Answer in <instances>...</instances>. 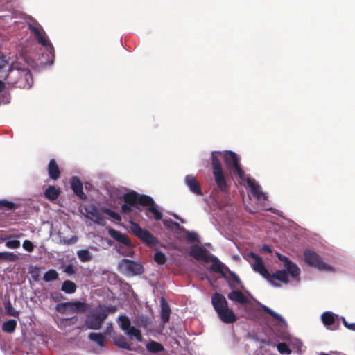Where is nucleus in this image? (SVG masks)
<instances>
[{
  "instance_id": "obj_1",
  "label": "nucleus",
  "mask_w": 355,
  "mask_h": 355,
  "mask_svg": "<svg viewBox=\"0 0 355 355\" xmlns=\"http://www.w3.org/2000/svg\"><path fill=\"white\" fill-rule=\"evenodd\" d=\"M276 256L279 260L283 263L284 267L286 270H279L272 274H270L265 268L262 259L256 253L250 252L246 259L250 263L255 272L259 273L275 286H279V284L275 282V280H279L285 284H288V275H290L293 279L299 281V277L301 271L297 265L292 262L287 257L282 255L279 252H276Z\"/></svg>"
},
{
  "instance_id": "obj_2",
  "label": "nucleus",
  "mask_w": 355,
  "mask_h": 355,
  "mask_svg": "<svg viewBox=\"0 0 355 355\" xmlns=\"http://www.w3.org/2000/svg\"><path fill=\"white\" fill-rule=\"evenodd\" d=\"M7 83L15 87L29 89L33 84V78L28 68L19 66L18 63H13L9 68L5 77Z\"/></svg>"
},
{
  "instance_id": "obj_3",
  "label": "nucleus",
  "mask_w": 355,
  "mask_h": 355,
  "mask_svg": "<svg viewBox=\"0 0 355 355\" xmlns=\"http://www.w3.org/2000/svg\"><path fill=\"white\" fill-rule=\"evenodd\" d=\"M117 311L115 306L99 304L91 310L86 315L85 324L88 329L98 330L110 313Z\"/></svg>"
},
{
  "instance_id": "obj_4",
  "label": "nucleus",
  "mask_w": 355,
  "mask_h": 355,
  "mask_svg": "<svg viewBox=\"0 0 355 355\" xmlns=\"http://www.w3.org/2000/svg\"><path fill=\"white\" fill-rule=\"evenodd\" d=\"M211 304L220 320L225 324H231L236 320L234 311L228 307L226 298L219 293L211 295Z\"/></svg>"
},
{
  "instance_id": "obj_5",
  "label": "nucleus",
  "mask_w": 355,
  "mask_h": 355,
  "mask_svg": "<svg viewBox=\"0 0 355 355\" xmlns=\"http://www.w3.org/2000/svg\"><path fill=\"white\" fill-rule=\"evenodd\" d=\"M89 308V304L80 301L62 302L56 304L55 311L61 314L84 313Z\"/></svg>"
},
{
  "instance_id": "obj_6",
  "label": "nucleus",
  "mask_w": 355,
  "mask_h": 355,
  "mask_svg": "<svg viewBox=\"0 0 355 355\" xmlns=\"http://www.w3.org/2000/svg\"><path fill=\"white\" fill-rule=\"evenodd\" d=\"M28 29L34 35L38 44L45 47L46 51H49L51 56L54 58V49L52 44L46 37V34L42 26L38 24H29L28 25Z\"/></svg>"
},
{
  "instance_id": "obj_7",
  "label": "nucleus",
  "mask_w": 355,
  "mask_h": 355,
  "mask_svg": "<svg viewBox=\"0 0 355 355\" xmlns=\"http://www.w3.org/2000/svg\"><path fill=\"white\" fill-rule=\"evenodd\" d=\"M130 231L148 246H155L157 243L156 238L148 230L141 228L137 223L130 222Z\"/></svg>"
},
{
  "instance_id": "obj_8",
  "label": "nucleus",
  "mask_w": 355,
  "mask_h": 355,
  "mask_svg": "<svg viewBox=\"0 0 355 355\" xmlns=\"http://www.w3.org/2000/svg\"><path fill=\"white\" fill-rule=\"evenodd\" d=\"M119 270L125 275H139L144 272L143 266L138 261L123 259L119 262Z\"/></svg>"
},
{
  "instance_id": "obj_9",
  "label": "nucleus",
  "mask_w": 355,
  "mask_h": 355,
  "mask_svg": "<svg viewBox=\"0 0 355 355\" xmlns=\"http://www.w3.org/2000/svg\"><path fill=\"white\" fill-rule=\"evenodd\" d=\"M304 261L310 266L317 268L319 270L332 271L334 268L322 261L320 255L310 250L304 251Z\"/></svg>"
},
{
  "instance_id": "obj_10",
  "label": "nucleus",
  "mask_w": 355,
  "mask_h": 355,
  "mask_svg": "<svg viewBox=\"0 0 355 355\" xmlns=\"http://www.w3.org/2000/svg\"><path fill=\"white\" fill-rule=\"evenodd\" d=\"M148 197V195L139 194L135 191H131L123 196V200L126 204L132 206L139 211H141L142 209L140 206L148 204L149 199Z\"/></svg>"
},
{
  "instance_id": "obj_11",
  "label": "nucleus",
  "mask_w": 355,
  "mask_h": 355,
  "mask_svg": "<svg viewBox=\"0 0 355 355\" xmlns=\"http://www.w3.org/2000/svg\"><path fill=\"white\" fill-rule=\"evenodd\" d=\"M85 216L95 223L101 225H104L105 224V219L100 213L98 208L93 205H90L85 207Z\"/></svg>"
},
{
  "instance_id": "obj_12",
  "label": "nucleus",
  "mask_w": 355,
  "mask_h": 355,
  "mask_svg": "<svg viewBox=\"0 0 355 355\" xmlns=\"http://www.w3.org/2000/svg\"><path fill=\"white\" fill-rule=\"evenodd\" d=\"M149 202L147 205H144L146 207L145 209V214L148 218H154L156 220H159L162 218V213L159 210L158 205L155 202L154 200L148 196Z\"/></svg>"
},
{
  "instance_id": "obj_13",
  "label": "nucleus",
  "mask_w": 355,
  "mask_h": 355,
  "mask_svg": "<svg viewBox=\"0 0 355 355\" xmlns=\"http://www.w3.org/2000/svg\"><path fill=\"white\" fill-rule=\"evenodd\" d=\"M184 183L191 193L199 196H203L200 184L193 175H186L184 178Z\"/></svg>"
},
{
  "instance_id": "obj_14",
  "label": "nucleus",
  "mask_w": 355,
  "mask_h": 355,
  "mask_svg": "<svg viewBox=\"0 0 355 355\" xmlns=\"http://www.w3.org/2000/svg\"><path fill=\"white\" fill-rule=\"evenodd\" d=\"M189 254L195 259L205 261H208L211 255L206 248L199 245L192 246Z\"/></svg>"
},
{
  "instance_id": "obj_15",
  "label": "nucleus",
  "mask_w": 355,
  "mask_h": 355,
  "mask_svg": "<svg viewBox=\"0 0 355 355\" xmlns=\"http://www.w3.org/2000/svg\"><path fill=\"white\" fill-rule=\"evenodd\" d=\"M246 182L248 187L251 189V193L252 196L257 200H266V196L262 192L261 187L259 184H257L254 179L248 177L246 179Z\"/></svg>"
},
{
  "instance_id": "obj_16",
  "label": "nucleus",
  "mask_w": 355,
  "mask_h": 355,
  "mask_svg": "<svg viewBox=\"0 0 355 355\" xmlns=\"http://www.w3.org/2000/svg\"><path fill=\"white\" fill-rule=\"evenodd\" d=\"M223 157L226 167L230 170H232L239 164L238 155L234 152L226 150L223 154Z\"/></svg>"
},
{
  "instance_id": "obj_17",
  "label": "nucleus",
  "mask_w": 355,
  "mask_h": 355,
  "mask_svg": "<svg viewBox=\"0 0 355 355\" xmlns=\"http://www.w3.org/2000/svg\"><path fill=\"white\" fill-rule=\"evenodd\" d=\"M225 271L228 275H226V277L223 278L227 281L230 288L234 289L237 286L243 288L241 280L235 272L231 271L227 267H225Z\"/></svg>"
},
{
  "instance_id": "obj_18",
  "label": "nucleus",
  "mask_w": 355,
  "mask_h": 355,
  "mask_svg": "<svg viewBox=\"0 0 355 355\" xmlns=\"http://www.w3.org/2000/svg\"><path fill=\"white\" fill-rule=\"evenodd\" d=\"M108 233L109 235L116 241L123 243L126 246L132 245V243L129 237L126 234L121 232L120 231H118L113 228H110L108 230Z\"/></svg>"
},
{
  "instance_id": "obj_19",
  "label": "nucleus",
  "mask_w": 355,
  "mask_h": 355,
  "mask_svg": "<svg viewBox=\"0 0 355 355\" xmlns=\"http://www.w3.org/2000/svg\"><path fill=\"white\" fill-rule=\"evenodd\" d=\"M209 260H211L212 262L211 265L210 266V270L220 274L223 277H226V266L222 262H220L216 257L214 255L210 256Z\"/></svg>"
},
{
  "instance_id": "obj_20",
  "label": "nucleus",
  "mask_w": 355,
  "mask_h": 355,
  "mask_svg": "<svg viewBox=\"0 0 355 355\" xmlns=\"http://www.w3.org/2000/svg\"><path fill=\"white\" fill-rule=\"evenodd\" d=\"M227 297L232 302L245 305L249 303L248 297L240 291L233 290L228 293Z\"/></svg>"
},
{
  "instance_id": "obj_21",
  "label": "nucleus",
  "mask_w": 355,
  "mask_h": 355,
  "mask_svg": "<svg viewBox=\"0 0 355 355\" xmlns=\"http://www.w3.org/2000/svg\"><path fill=\"white\" fill-rule=\"evenodd\" d=\"M71 187L74 193L77 195L80 199H86L87 196L83 190V184L80 178L73 176L71 179Z\"/></svg>"
},
{
  "instance_id": "obj_22",
  "label": "nucleus",
  "mask_w": 355,
  "mask_h": 355,
  "mask_svg": "<svg viewBox=\"0 0 355 355\" xmlns=\"http://www.w3.org/2000/svg\"><path fill=\"white\" fill-rule=\"evenodd\" d=\"M215 182L220 190L223 193H227L228 191V185L226 179L224 175V173L218 172L213 173Z\"/></svg>"
},
{
  "instance_id": "obj_23",
  "label": "nucleus",
  "mask_w": 355,
  "mask_h": 355,
  "mask_svg": "<svg viewBox=\"0 0 355 355\" xmlns=\"http://www.w3.org/2000/svg\"><path fill=\"white\" fill-rule=\"evenodd\" d=\"M48 173L51 179L57 180L60 175V170L55 159H51L48 165Z\"/></svg>"
},
{
  "instance_id": "obj_24",
  "label": "nucleus",
  "mask_w": 355,
  "mask_h": 355,
  "mask_svg": "<svg viewBox=\"0 0 355 355\" xmlns=\"http://www.w3.org/2000/svg\"><path fill=\"white\" fill-rule=\"evenodd\" d=\"M217 155H222L220 151H213L211 153V166L213 173L223 172L222 164Z\"/></svg>"
},
{
  "instance_id": "obj_25",
  "label": "nucleus",
  "mask_w": 355,
  "mask_h": 355,
  "mask_svg": "<svg viewBox=\"0 0 355 355\" xmlns=\"http://www.w3.org/2000/svg\"><path fill=\"white\" fill-rule=\"evenodd\" d=\"M146 350L151 354H157L164 351L162 344L155 340H150L146 344Z\"/></svg>"
},
{
  "instance_id": "obj_26",
  "label": "nucleus",
  "mask_w": 355,
  "mask_h": 355,
  "mask_svg": "<svg viewBox=\"0 0 355 355\" xmlns=\"http://www.w3.org/2000/svg\"><path fill=\"white\" fill-rule=\"evenodd\" d=\"M113 342L116 346L126 350H132L127 338L123 335H119L113 338Z\"/></svg>"
},
{
  "instance_id": "obj_27",
  "label": "nucleus",
  "mask_w": 355,
  "mask_h": 355,
  "mask_svg": "<svg viewBox=\"0 0 355 355\" xmlns=\"http://www.w3.org/2000/svg\"><path fill=\"white\" fill-rule=\"evenodd\" d=\"M60 194V189L55 186H49L44 191V197L51 201L56 200Z\"/></svg>"
},
{
  "instance_id": "obj_28",
  "label": "nucleus",
  "mask_w": 355,
  "mask_h": 355,
  "mask_svg": "<svg viewBox=\"0 0 355 355\" xmlns=\"http://www.w3.org/2000/svg\"><path fill=\"white\" fill-rule=\"evenodd\" d=\"M162 306V313H161V319L163 323H166L169 320L171 309L168 304V303L165 301L164 298H162L161 301Z\"/></svg>"
},
{
  "instance_id": "obj_29",
  "label": "nucleus",
  "mask_w": 355,
  "mask_h": 355,
  "mask_svg": "<svg viewBox=\"0 0 355 355\" xmlns=\"http://www.w3.org/2000/svg\"><path fill=\"white\" fill-rule=\"evenodd\" d=\"M90 340L96 343L99 347H103L106 340L105 336L101 333L91 332L88 335Z\"/></svg>"
},
{
  "instance_id": "obj_30",
  "label": "nucleus",
  "mask_w": 355,
  "mask_h": 355,
  "mask_svg": "<svg viewBox=\"0 0 355 355\" xmlns=\"http://www.w3.org/2000/svg\"><path fill=\"white\" fill-rule=\"evenodd\" d=\"M164 227L169 230H179L180 232H186V229L181 226L178 223L171 219H166L163 221Z\"/></svg>"
},
{
  "instance_id": "obj_31",
  "label": "nucleus",
  "mask_w": 355,
  "mask_h": 355,
  "mask_svg": "<svg viewBox=\"0 0 355 355\" xmlns=\"http://www.w3.org/2000/svg\"><path fill=\"white\" fill-rule=\"evenodd\" d=\"M134 322L137 326L144 329H148L151 325L150 319L145 315L137 316Z\"/></svg>"
},
{
  "instance_id": "obj_32",
  "label": "nucleus",
  "mask_w": 355,
  "mask_h": 355,
  "mask_svg": "<svg viewBox=\"0 0 355 355\" xmlns=\"http://www.w3.org/2000/svg\"><path fill=\"white\" fill-rule=\"evenodd\" d=\"M77 289L76 284L70 280L64 281L61 286V290L67 294H71L76 292Z\"/></svg>"
},
{
  "instance_id": "obj_33",
  "label": "nucleus",
  "mask_w": 355,
  "mask_h": 355,
  "mask_svg": "<svg viewBox=\"0 0 355 355\" xmlns=\"http://www.w3.org/2000/svg\"><path fill=\"white\" fill-rule=\"evenodd\" d=\"M17 321L13 319H10L8 321H6L2 324V330L4 332L12 334L15 332L16 328H17Z\"/></svg>"
},
{
  "instance_id": "obj_34",
  "label": "nucleus",
  "mask_w": 355,
  "mask_h": 355,
  "mask_svg": "<svg viewBox=\"0 0 355 355\" xmlns=\"http://www.w3.org/2000/svg\"><path fill=\"white\" fill-rule=\"evenodd\" d=\"M119 326L124 331H126L131 327V322L126 315H119L118 318Z\"/></svg>"
},
{
  "instance_id": "obj_35",
  "label": "nucleus",
  "mask_w": 355,
  "mask_h": 355,
  "mask_svg": "<svg viewBox=\"0 0 355 355\" xmlns=\"http://www.w3.org/2000/svg\"><path fill=\"white\" fill-rule=\"evenodd\" d=\"M125 333L128 336H134L139 342L143 341V336L141 335V331L134 326H131L130 329L125 331Z\"/></svg>"
},
{
  "instance_id": "obj_36",
  "label": "nucleus",
  "mask_w": 355,
  "mask_h": 355,
  "mask_svg": "<svg viewBox=\"0 0 355 355\" xmlns=\"http://www.w3.org/2000/svg\"><path fill=\"white\" fill-rule=\"evenodd\" d=\"M17 207V205L7 199H1L0 200V210H15Z\"/></svg>"
},
{
  "instance_id": "obj_37",
  "label": "nucleus",
  "mask_w": 355,
  "mask_h": 355,
  "mask_svg": "<svg viewBox=\"0 0 355 355\" xmlns=\"http://www.w3.org/2000/svg\"><path fill=\"white\" fill-rule=\"evenodd\" d=\"M322 321L325 326H330L334 324L335 317L331 312H324L322 315Z\"/></svg>"
},
{
  "instance_id": "obj_38",
  "label": "nucleus",
  "mask_w": 355,
  "mask_h": 355,
  "mask_svg": "<svg viewBox=\"0 0 355 355\" xmlns=\"http://www.w3.org/2000/svg\"><path fill=\"white\" fill-rule=\"evenodd\" d=\"M58 273L54 269H50L46 272L43 276V279L46 282H50L58 279Z\"/></svg>"
},
{
  "instance_id": "obj_39",
  "label": "nucleus",
  "mask_w": 355,
  "mask_h": 355,
  "mask_svg": "<svg viewBox=\"0 0 355 355\" xmlns=\"http://www.w3.org/2000/svg\"><path fill=\"white\" fill-rule=\"evenodd\" d=\"M261 309L266 312V313L269 314L270 316H272L274 319H275L277 321H279L280 322H284V319L278 313L272 311L269 307L261 304Z\"/></svg>"
},
{
  "instance_id": "obj_40",
  "label": "nucleus",
  "mask_w": 355,
  "mask_h": 355,
  "mask_svg": "<svg viewBox=\"0 0 355 355\" xmlns=\"http://www.w3.org/2000/svg\"><path fill=\"white\" fill-rule=\"evenodd\" d=\"M77 255L82 262L89 261L92 259V256L88 250H80L78 251Z\"/></svg>"
},
{
  "instance_id": "obj_41",
  "label": "nucleus",
  "mask_w": 355,
  "mask_h": 355,
  "mask_svg": "<svg viewBox=\"0 0 355 355\" xmlns=\"http://www.w3.org/2000/svg\"><path fill=\"white\" fill-rule=\"evenodd\" d=\"M5 310L6 314L10 316H13L15 318H19V312L15 310L10 301L5 304Z\"/></svg>"
},
{
  "instance_id": "obj_42",
  "label": "nucleus",
  "mask_w": 355,
  "mask_h": 355,
  "mask_svg": "<svg viewBox=\"0 0 355 355\" xmlns=\"http://www.w3.org/2000/svg\"><path fill=\"white\" fill-rule=\"evenodd\" d=\"M78 316L73 315L71 318H62L60 320V323L64 327L71 326L75 324L78 322Z\"/></svg>"
},
{
  "instance_id": "obj_43",
  "label": "nucleus",
  "mask_w": 355,
  "mask_h": 355,
  "mask_svg": "<svg viewBox=\"0 0 355 355\" xmlns=\"http://www.w3.org/2000/svg\"><path fill=\"white\" fill-rule=\"evenodd\" d=\"M154 260L158 264H164L166 261V257L162 251H157L154 254Z\"/></svg>"
},
{
  "instance_id": "obj_44",
  "label": "nucleus",
  "mask_w": 355,
  "mask_h": 355,
  "mask_svg": "<svg viewBox=\"0 0 355 355\" xmlns=\"http://www.w3.org/2000/svg\"><path fill=\"white\" fill-rule=\"evenodd\" d=\"M278 352L282 354L288 355L292 351L286 343H280L277 346Z\"/></svg>"
},
{
  "instance_id": "obj_45",
  "label": "nucleus",
  "mask_w": 355,
  "mask_h": 355,
  "mask_svg": "<svg viewBox=\"0 0 355 355\" xmlns=\"http://www.w3.org/2000/svg\"><path fill=\"white\" fill-rule=\"evenodd\" d=\"M2 257L3 260L10 261L12 262L16 261L19 259L18 254L9 252H3Z\"/></svg>"
},
{
  "instance_id": "obj_46",
  "label": "nucleus",
  "mask_w": 355,
  "mask_h": 355,
  "mask_svg": "<svg viewBox=\"0 0 355 355\" xmlns=\"http://www.w3.org/2000/svg\"><path fill=\"white\" fill-rule=\"evenodd\" d=\"M103 211L105 214H107L112 218L116 220V221L121 220V218L120 215L118 213L111 210L110 209L105 208L103 209Z\"/></svg>"
},
{
  "instance_id": "obj_47",
  "label": "nucleus",
  "mask_w": 355,
  "mask_h": 355,
  "mask_svg": "<svg viewBox=\"0 0 355 355\" xmlns=\"http://www.w3.org/2000/svg\"><path fill=\"white\" fill-rule=\"evenodd\" d=\"M187 234V239L191 242H199V236L196 232H189L186 230L184 232Z\"/></svg>"
},
{
  "instance_id": "obj_48",
  "label": "nucleus",
  "mask_w": 355,
  "mask_h": 355,
  "mask_svg": "<svg viewBox=\"0 0 355 355\" xmlns=\"http://www.w3.org/2000/svg\"><path fill=\"white\" fill-rule=\"evenodd\" d=\"M6 246L8 248L16 249L20 246L19 240H10L6 242Z\"/></svg>"
},
{
  "instance_id": "obj_49",
  "label": "nucleus",
  "mask_w": 355,
  "mask_h": 355,
  "mask_svg": "<svg viewBox=\"0 0 355 355\" xmlns=\"http://www.w3.org/2000/svg\"><path fill=\"white\" fill-rule=\"evenodd\" d=\"M30 274L31 275V277L34 281H38L40 277V270L38 268L35 267L32 268L30 271Z\"/></svg>"
},
{
  "instance_id": "obj_50",
  "label": "nucleus",
  "mask_w": 355,
  "mask_h": 355,
  "mask_svg": "<svg viewBox=\"0 0 355 355\" xmlns=\"http://www.w3.org/2000/svg\"><path fill=\"white\" fill-rule=\"evenodd\" d=\"M50 296L55 302H60L65 300V297L58 291L51 293Z\"/></svg>"
},
{
  "instance_id": "obj_51",
  "label": "nucleus",
  "mask_w": 355,
  "mask_h": 355,
  "mask_svg": "<svg viewBox=\"0 0 355 355\" xmlns=\"http://www.w3.org/2000/svg\"><path fill=\"white\" fill-rule=\"evenodd\" d=\"M234 173L238 175V176L243 180H245L246 182V179L247 178H245V172L241 168V167L240 166V165L239 164L237 166H236L235 168H234L232 169Z\"/></svg>"
},
{
  "instance_id": "obj_52",
  "label": "nucleus",
  "mask_w": 355,
  "mask_h": 355,
  "mask_svg": "<svg viewBox=\"0 0 355 355\" xmlns=\"http://www.w3.org/2000/svg\"><path fill=\"white\" fill-rule=\"evenodd\" d=\"M234 173L238 175V176L243 180H245L246 182V179L247 178H245V172L241 168V167L240 166V165L239 164L237 166H236L235 168H234L232 169Z\"/></svg>"
},
{
  "instance_id": "obj_53",
  "label": "nucleus",
  "mask_w": 355,
  "mask_h": 355,
  "mask_svg": "<svg viewBox=\"0 0 355 355\" xmlns=\"http://www.w3.org/2000/svg\"><path fill=\"white\" fill-rule=\"evenodd\" d=\"M23 248L28 252H32L34 250L33 243L29 240H25L22 244Z\"/></svg>"
},
{
  "instance_id": "obj_54",
  "label": "nucleus",
  "mask_w": 355,
  "mask_h": 355,
  "mask_svg": "<svg viewBox=\"0 0 355 355\" xmlns=\"http://www.w3.org/2000/svg\"><path fill=\"white\" fill-rule=\"evenodd\" d=\"M131 207L132 206L125 202V204L121 205V212L126 215L131 214V212L132 211V209Z\"/></svg>"
},
{
  "instance_id": "obj_55",
  "label": "nucleus",
  "mask_w": 355,
  "mask_h": 355,
  "mask_svg": "<svg viewBox=\"0 0 355 355\" xmlns=\"http://www.w3.org/2000/svg\"><path fill=\"white\" fill-rule=\"evenodd\" d=\"M78 240L76 236H72L71 238H63L62 242L67 245H71L75 243Z\"/></svg>"
},
{
  "instance_id": "obj_56",
  "label": "nucleus",
  "mask_w": 355,
  "mask_h": 355,
  "mask_svg": "<svg viewBox=\"0 0 355 355\" xmlns=\"http://www.w3.org/2000/svg\"><path fill=\"white\" fill-rule=\"evenodd\" d=\"M7 64H8V62H7V60H6V57L0 51V69L4 68Z\"/></svg>"
},
{
  "instance_id": "obj_57",
  "label": "nucleus",
  "mask_w": 355,
  "mask_h": 355,
  "mask_svg": "<svg viewBox=\"0 0 355 355\" xmlns=\"http://www.w3.org/2000/svg\"><path fill=\"white\" fill-rule=\"evenodd\" d=\"M64 272L69 275H73L76 272L74 266L72 264H69L64 268Z\"/></svg>"
},
{
  "instance_id": "obj_58",
  "label": "nucleus",
  "mask_w": 355,
  "mask_h": 355,
  "mask_svg": "<svg viewBox=\"0 0 355 355\" xmlns=\"http://www.w3.org/2000/svg\"><path fill=\"white\" fill-rule=\"evenodd\" d=\"M261 251L266 252V253L272 252V250H271L270 247L266 244L262 246Z\"/></svg>"
},
{
  "instance_id": "obj_59",
  "label": "nucleus",
  "mask_w": 355,
  "mask_h": 355,
  "mask_svg": "<svg viewBox=\"0 0 355 355\" xmlns=\"http://www.w3.org/2000/svg\"><path fill=\"white\" fill-rule=\"evenodd\" d=\"M114 331L112 324L110 323L106 328L105 331V334L110 335L112 332Z\"/></svg>"
},
{
  "instance_id": "obj_60",
  "label": "nucleus",
  "mask_w": 355,
  "mask_h": 355,
  "mask_svg": "<svg viewBox=\"0 0 355 355\" xmlns=\"http://www.w3.org/2000/svg\"><path fill=\"white\" fill-rule=\"evenodd\" d=\"M347 327L351 330L355 331V323H352L350 324H348Z\"/></svg>"
},
{
  "instance_id": "obj_61",
  "label": "nucleus",
  "mask_w": 355,
  "mask_h": 355,
  "mask_svg": "<svg viewBox=\"0 0 355 355\" xmlns=\"http://www.w3.org/2000/svg\"><path fill=\"white\" fill-rule=\"evenodd\" d=\"M5 89V83L0 80V92H1Z\"/></svg>"
},
{
  "instance_id": "obj_62",
  "label": "nucleus",
  "mask_w": 355,
  "mask_h": 355,
  "mask_svg": "<svg viewBox=\"0 0 355 355\" xmlns=\"http://www.w3.org/2000/svg\"><path fill=\"white\" fill-rule=\"evenodd\" d=\"M175 218L180 220L182 223H184V220L182 218H179L178 216H175Z\"/></svg>"
},
{
  "instance_id": "obj_63",
  "label": "nucleus",
  "mask_w": 355,
  "mask_h": 355,
  "mask_svg": "<svg viewBox=\"0 0 355 355\" xmlns=\"http://www.w3.org/2000/svg\"><path fill=\"white\" fill-rule=\"evenodd\" d=\"M343 323L346 327H347V326H348V324L347 323V322L345 321V320L344 318H343Z\"/></svg>"
},
{
  "instance_id": "obj_64",
  "label": "nucleus",
  "mask_w": 355,
  "mask_h": 355,
  "mask_svg": "<svg viewBox=\"0 0 355 355\" xmlns=\"http://www.w3.org/2000/svg\"><path fill=\"white\" fill-rule=\"evenodd\" d=\"M0 259H2V260H3V257H2V252H0Z\"/></svg>"
}]
</instances>
